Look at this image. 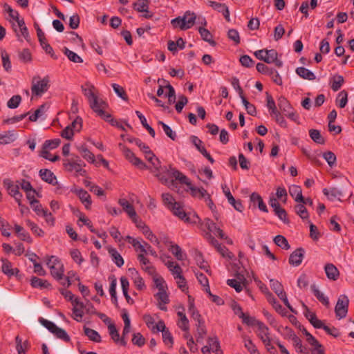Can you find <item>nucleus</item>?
<instances>
[{
  "mask_svg": "<svg viewBox=\"0 0 354 354\" xmlns=\"http://www.w3.org/2000/svg\"><path fill=\"white\" fill-rule=\"evenodd\" d=\"M208 346L211 348L212 351L216 352V354H221L222 351L220 350V343L216 337H209Z\"/></svg>",
  "mask_w": 354,
  "mask_h": 354,
  "instance_id": "4d7b16f0",
  "label": "nucleus"
},
{
  "mask_svg": "<svg viewBox=\"0 0 354 354\" xmlns=\"http://www.w3.org/2000/svg\"><path fill=\"white\" fill-rule=\"evenodd\" d=\"M267 300L268 302L273 306V308L280 314L283 315L284 308L281 306V305L277 301V299L274 297V295L270 292H268L267 294Z\"/></svg>",
  "mask_w": 354,
  "mask_h": 354,
  "instance_id": "79ce46f5",
  "label": "nucleus"
},
{
  "mask_svg": "<svg viewBox=\"0 0 354 354\" xmlns=\"http://www.w3.org/2000/svg\"><path fill=\"white\" fill-rule=\"evenodd\" d=\"M16 140V136L13 131H5L0 133V145H7L14 142Z\"/></svg>",
  "mask_w": 354,
  "mask_h": 354,
  "instance_id": "a19ab883",
  "label": "nucleus"
},
{
  "mask_svg": "<svg viewBox=\"0 0 354 354\" xmlns=\"http://www.w3.org/2000/svg\"><path fill=\"white\" fill-rule=\"evenodd\" d=\"M57 338L63 340L65 342H69L71 340L70 336L66 331L59 327H57L53 333Z\"/></svg>",
  "mask_w": 354,
  "mask_h": 354,
  "instance_id": "774afa93",
  "label": "nucleus"
},
{
  "mask_svg": "<svg viewBox=\"0 0 354 354\" xmlns=\"http://www.w3.org/2000/svg\"><path fill=\"white\" fill-rule=\"evenodd\" d=\"M1 261V270L5 274L8 275V277H12L19 272V270L17 268H12L11 262H10L8 259H2Z\"/></svg>",
  "mask_w": 354,
  "mask_h": 354,
  "instance_id": "cd10ccee",
  "label": "nucleus"
},
{
  "mask_svg": "<svg viewBox=\"0 0 354 354\" xmlns=\"http://www.w3.org/2000/svg\"><path fill=\"white\" fill-rule=\"evenodd\" d=\"M26 225L30 228L32 232L38 236H43L44 235V232L41 228H40L37 224L30 220H27Z\"/></svg>",
  "mask_w": 354,
  "mask_h": 354,
  "instance_id": "338daca9",
  "label": "nucleus"
},
{
  "mask_svg": "<svg viewBox=\"0 0 354 354\" xmlns=\"http://www.w3.org/2000/svg\"><path fill=\"white\" fill-rule=\"evenodd\" d=\"M48 109V106L46 104H41L32 114L29 115V120L31 122H35L39 118L44 120L46 118V113Z\"/></svg>",
  "mask_w": 354,
  "mask_h": 354,
  "instance_id": "5701e85b",
  "label": "nucleus"
},
{
  "mask_svg": "<svg viewBox=\"0 0 354 354\" xmlns=\"http://www.w3.org/2000/svg\"><path fill=\"white\" fill-rule=\"evenodd\" d=\"M201 228L206 227L209 232L213 233L214 235L218 236L219 238L223 239L225 238V234L223 230L217 227L211 219L205 218L203 222H200Z\"/></svg>",
  "mask_w": 354,
  "mask_h": 354,
  "instance_id": "9b49d317",
  "label": "nucleus"
},
{
  "mask_svg": "<svg viewBox=\"0 0 354 354\" xmlns=\"http://www.w3.org/2000/svg\"><path fill=\"white\" fill-rule=\"evenodd\" d=\"M136 114L137 115L138 118H139L143 127H145L148 131L149 133L150 134V136L151 137L154 138L156 136V132H155L154 129L150 125L148 124L147 119L145 117V115L139 111H136Z\"/></svg>",
  "mask_w": 354,
  "mask_h": 354,
  "instance_id": "49530a36",
  "label": "nucleus"
},
{
  "mask_svg": "<svg viewBox=\"0 0 354 354\" xmlns=\"http://www.w3.org/2000/svg\"><path fill=\"white\" fill-rule=\"evenodd\" d=\"M305 251L303 248H300L295 250L290 255L289 257V263L292 266H299L304 257Z\"/></svg>",
  "mask_w": 354,
  "mask_h": 354,
  "instance_id": "2eb2a0df",
  "label": "nucleus"
},
{
  "mask_svg": "<svg viewBox=\"0 0 354 354\" xmlns=\"http://www.w3.org/2000/svg\"><path fill=\"white\" fill-rule=\"evenodd\" d=\"M196 15L194 12L187 11L182 17H178L171 21L174 28L185 30L191 28L195 24Z\"/></svg>",
  "mask_w": 354,
  "mask_h": 354,
  "instance_id": "f03ea898",
  "label": "nucleus"
},
{
  "mask_svg": "<svg viewBox=\"0 0 354 354\" xmlns=\"http://www.w3.org/2000/svg\"><path fill=\"white\" fill-rule=\"evenodd\" d=\"M239 280L236 279H230L227 280V284L229 286L234 288L237 292H241L243 290V286H245L240 280H245L243 276H242L241 278L239 277Z\"/></svg>",
  "mask_w": 354,
  "mask_h": 354,
  "instance_id": "de8ad7c7",
  "label": "nucleus"
},
{
  "mask_svg": "<svg viewBox=\"0 0 354 354\" xmlns=\"http://www.w3.org/2000/svg\"><path fill=\"white\" fill-rule=\"evenodd\" d=\"M167 244L169 247V251L174 255V257L179 261L184 259L185 254L183 253L180 247L171 241H167Z\"/></svg>",
  "mask_w": 354,
  "mask_h": 354,
  "instance_id": "2f4dec72",
  "label": "nucleus"
},
{
  "mask_svg": "<svg viewBox=\"0 0 354 354\" xmlns=\"http://www.w3.org/2000/svg\"><path fill=\"white\" fill-rule=\"evenodd\" d=\"M162 199L163 201L164 205L168 208L171 209V207L174 206L177 202L175 201L174 198L169 193H163L162 194Z\"/></svg>",
  "mask_w": 354,
  "mask_h": 354,
  "instance_id": "052dcab7",
  "label": "nucleus"
},
{
  "mask_svg": "<svg viewBox=\"0 0 354 354\" xmlns=\"http://www.w3.org/2000/svg\"><path fill=\"white\" fill-rule=\"evenodd\" d=\"M30 285L35 288H48L50 286V284L47 280L41 279L37 277H32L30 279Z\"/></svg>",
  "mask_w": 354,
  "mask_h": 354,
  "instance_id": "ea45409f",
  "label": "nucleus"
},
{
  "mask_svg": "<svg viewBox=\"0 0 354 354\" xmlns=\"http://www.w3.org/2000/svg\"><path fill=\"white\" fill-rule=\"evenodd\" d=\"M254 56L259 60H262L268 64H274L278 68L283 66V62L279 59V55L274 49H261L254 52Z\"/></svg>",
  "mask_w": 354,
  "mask_h": 354,
  "instance_id": "7ed1b4c3",
  "label": "nucleus"
},
{
  "mask_svg": "<svg viewBox=\"0 0 354 354\" xmlns=\"http://www.w3.org/2000/svg\"><path fill=\"white\" fill-rule=\"evenodd\" d=\"M336 104L340 108L346 106L348 102V93L346 91H340L336 97Z\"/></svg>",
  "mask_w": 354,
  "mask_h": 354,
  "instance_id": "864d4df0",
  "label": "nucleus"
},
{
  "mask_svg": "<svg viewBox=\"0 0 354 354\" xmlns=\"http://www.w3.org/2000/svg\"><path fill=\"white\" fill-rule=\"evenodd\" d=\"M75 192L80 198L81 202L85 206V208L88 209L91 207L92 203L90 194L86 190L82 188L75 189Z\"/></svg>",
  "mask_w": 354,
  "mask_h": 354,
  "instance_id": "4be33fe9",
  "label": "nucleus"
},
{
  "mask_svg": "<svg viewBox=\"0 0 354 354\" xmlns=\"http://www.w3.org/2000/svg\"><path fill=\"white\" fill-rule=\"evenodd\" d=\"M166 266L174 279L182 275L183 270L178 264L174 263V261H168L166 263Z\"/></svg>",
  "mask_w": 354,
  "mask_h": 354,
  "instance_id": "a18cd8bd",
  "label": "nucleus"
},
{
  "mask_svg": "<svg viewBox=\"0 0 354 354\" xmlns=\"http://www.w3.org/2000/svg\"><path fill=\"white\" fill-rule=\"evenodd\" d=\"M65 169L68 171H74L77 176H84L86 175V170L83 169L85 164L81 160H66L64 163Z\"/></svg>",
  "mask_w": 354,
  "mask_h": 354,
  "instance_id": "1a4fd4ad",
  "label": "nucleus"
},
{
  "mask_svg": "<svg viewBox=\"0 0 354 354\" xmlns=\"http://www.w3.org/2000/svg\"><path fill=\"white\" fill-rule=\"evenodd\" d=\"M257 335L261 339L262 343L269 342V339L271 337V334L269 328L263 322L258 323L257 326Z\"/></svg>",
  "mask_w": 354,
  "mask_h": 354,
  "instance_id": "4468645a",
  "label": "nucleus"
},
{
  "mask_svg": "<svg viewBox=\"0 0 354 354\" xmlns=\"http://www.w3.org/2000/svg\"><path fill=\"white\" fill-rule=\"evenodd\" d=\"M3 185L8 194L14 198L16 202L21 201L23 194L19 192V185L17 183L15 184L10 178H5L3 180Z\"/></svg>",
  "mask_w": 354,
  "mask_h": 354,
  "instance_id": "6e6552de",
  "label": "nucleus"
},
{
  "mask_svg": "<svg viewBox=\"0 0 354 354\" xmlns=\"http://www.w3.org/2000/svg\"><path fill=\"white\" fill-rule=\"evenodd\" d=\"M133 8L139 12H146L143 17L146 19L152 17L151 14H149V1L148 0H138L133 3Z\"/></svg>",
  "mask_w": 354,
  "mask_h": 354,
  "instance_id": "6ab92c4d",
  "label": "nucleus"
},
{
  "mask_svg": "<svg viewBox=\"0 0 354 354\" xmlns=\"http://www.w3.org/2000/svg\"><path fill=\"white\" fill-rule=\"evenodd\" d=\"M39 174L43 180L49 184L55 185L58 183L55 175L49 169H41L39 170Z\"/></svg>",
  "mask_w": 354,
  "mask_h": 354,
  "instance_id": "412c9836",
  "label": "nucleus"
},
{
  "mask_svg": "<svg viewBox=\"0 0 354 354\" xmlns=\"http://www.w3.org/2000/svg\"><path fill=\"white\" fill-rule=\"evenodd\" d=\"M64 54L68 59L74 63H82L83 59L75 52L65 48Z\"/></svg>",
  "mask_w": 354,
  "mask_h": 354,
  "instance_id": "0e129e2a",
  "label": "nucleus"
},
{
  "mask_svg": "<svg viewBox=\"0 0 354 354\" xmlns=\"http://www.w3.org/2000/svg\"><path fill=\"white\" fill-rule=\"evenodd\" d=\"M309 136L310 138L317 144L322 145L325 142V140L321 135L319 131L317 129H310L309 131Z\"/></svg>",
  "mask_w": 354,
  "mask_h": 354,
  "instance_id": "680f3d73",
  "label": "nucleus"
},
{
  "mask_svg": "<svg viewBox=\"0 0 354 354\" xmlns=\"http://www.w3.org/2000/svg\"><path fill=\"white\" fill-rule=\"evenodd\" d=\"M311 290L316 298L326 307H328L330 305L329 299L322 291L319 290L316 285L311 286Z\"/></svg>",
  "mask_w": 354,
  "mask_h": 354,
  "instance_id": "c85d7f7f",
  "label": "nucleus"
},
{
  "mask_svg": "<svg viewBox=\"0 0 354 354\" xmlns=\"http://www.w3.org/2000/svg\"><path fill=\"white\" fill-rule=\"evenodd\" d=\"M278 106L284 115L294 109L287 99L282 96L278 99Z\"/></svg>",
  "mask_w": 354,
  "mask_h": 354,
  "instance_id": "09e8293b",
  "label": "nucleus"
},
{
  "mask_svg": "<svg viewBox=\"0 0 354 354\" xmlns=\"http://www.w3.org/2000/svg\"><path fill=\"white\" fill-rule=\"evenodd\" d=\"M155 297L158 300V308L161 310L167 311V308L166 305L169 303V298L167 290L158 292L155 295Z\"/></svg>",
  "mask_w": 354,
  "mask_h": 354,
  "instance_id": "f3484780",
  "label": "nucleus"
},
{
  "mask_svg": "<svg viewBox=\"0 0 354 354\" xmlns=\"http://www.w3.org/2000/svg\"><path fill=\"white\" fill-rule=\"evenodd\" d=\"M108 252L111 257L112 261L115 263L118 267H122L124 264V260L120 254L115 248H109Z\"/></svg>",
  "mask_w": 354,
  "mask_h": 354,
  "instance_id": "473e14b6",
  "label": "nucleus"
},
{
  "mask_svg": "<svg viewBox=\"0 0 354 354\" xmlns=\"http://www.w3.org/2000/svg\"><path fill=\"white\" fill-rule=\"evenodd\" d=\"M167 171L168 174L175 178L176 180H179L180 183L185 185L189 184V179L178 170L169 167V169H167Z\"/></svg>",
  "mask_w": 354,
  "mask_h": 354,
  "instance_id": "393cba45",
  "label": "nucleus"
},
{
  "mask_svg": "<svg viewBox=\"0 0 354 354\" xmlns=\"http://www.w3.org/2000/svg\"><path fill=\"white\" fill-rule=\"evenodd\" d=\"M145 255L146 254H138V260L140 263L142 270H144L149 274L153 275L155 274L156 269L153 266L150 264L149 260L145 257Z\"/></svg>",
  "mask_w": 354,
  "mask_h": 354,
  "instance_id": "a211bd4d",
  "label": "nucleus"
},
{
  "mask_svg": "<svg viewBox=\"0 0 354 354\" xmlns=\"http://www.w3.org/2000/svg\"><path fill=\"white\" fill-rule=\"evenodd\" d=\"M127 240L133 247L136 252L139 254H147V249L142 239H135L129 235L125 237Z\"/></svg>",
  "mask_w": 354,
  "mask_h": 354,
  "instance_id": "ddd939ff",
  "label": "nucleus"
},
{
  "mask_svg": "<svg viewBox=\"0 0 354 354\" xmlns=\"http://www.w3.org/2000/svg\"><path fill=\"white\" fill-rule=\"evenodd\" d=\"M323 193L330 200H334L335 198H339L340 196H342V191L337 188H330V189L324 188L323 189Z\"/></svg>",
  "mask_w": 354,
  "mask_h": 354,
  "instance_id": "8fccbe9b",
  "label": "nucleus"
},
{
  "mask_svg": "<svg viewBox=\"0 0 354 354\" xmlns=\"http://www.w3.org/2000/svg\"><path fill=\"white\" fill-rule=\"evenodd\" d=\"M78 151L81 153L82 156L89 163H95V158L94 154L87 149L85 145H82L78 147Z\"/></svg>",
  "mask_w": 354,
  "mask_h": 354,
  "instance_id": "7c9ffc66",
  "label": "nucleus"
},
{
  "mask_svg": "<svg viewBox=\"0 0 354 354\" xmlns=\"http://www.w3.org/2000/svg\"><path fill=\"white\" fill-rule=\"evenodd\" d=\"M274 242L277 246L283 250H288L290 248L288 240L282 235H277L274 238Z\"/></svg>",
  "mask_w": 354,
  "mask_h": 354,
  "instance_id": "13d9d810",
  "label": "nucleus"
},
{
  "mask_svg": "<svg viewBox=\"0 0 354 354\" xmlns=\"http://www.w3.org/2000/svg\"><path fill=\"white\" fill-rule=\"evenodd\" d=\"M250 200L254 204H257L259 209L263 212H268V208L266 205L264 203L261 196L257 193H252L250 196Z\"/></svg>",
  "mask_w": 354,
  "mask_h": 354,
  "instance_id": "4c0bfd02",
  "label": "nucleus"
},
{
  "mask_svg": "<svg viewBox=\"0 0 354 354\" xmlns=\"http://www.w3.org/2000/svg\"><path fill=\"white\" fill-rule=\"evenodd\" d=\"M72 304L73 306L72 309L74 315L73 319L77 322H81L84 316V308L86 307L85 304L78 298H75L74 301H73Z\"/></svg>",
  "mask_w": 354,
  "mask_h": 354,
  "instance_id": "f8f14e48",
  "label": "nucleus"
},
{
  "mask_svg": "<svg viewBox=\"0 0 354 354\" xmlns=\"http://www.w3.org/2000/svg\"><path fill=\"white\" fill-rule=\"evenodd\" d=\"M106 103L104 101V104H99L97 106L96 110H93L94 112H95L100 117L102 118L104 120L109 122L112 124H113L114 121L113 119H111V116L109 113H106L104 111V109L106 107Z\"/></svg>",
  "mask_w": 354,
  "mask_h": 354,
  "instance_id": "c9c22d12",
  "label": "nucleus"
},
{
  "mask_svg": "<svg viewBox=\"0 0 354 354\" xmlns=\"http://www.w3.org/2000/svg\"><path fill=\"white\" fill-rule=\"evenodd\" d=\"M84 96L87 98L90 107L93 110H96L97 106L104 104V100L99 98L95 87L89 82H86L81 86Z\"/></svg>",
  "mask_w": 354,
  "mask_h": 354,
  "instance_id": "20e7f679",
  "label": "nucleus"
},
{
  "mask_svg": "<svg viewBox=\"0 0 354 354\" xmlns=\"http://www.w3.org/2000/svg\"><path fill=\"white\" fill-rule=\"evenodd\" d=\"M186 185L187 186L189 190L190 191L191 195L194 198H197L199 199L203 198L204 200H205L206 197L209 195L203 187H195L192 185L190 181L189 184H186Z\"/></svg>",
  "mask_w": 354,
  "mask_h": 354,
  "instance_id": "dca6fc26",
  "label": "nucleus"
},
{
  "mask_svg": "<svg viewBox=\"0 0 354 354\" xmlns=\"http://www.w3.org/2000/svg\"><path fill=\"white\" fill-rule=\"evenodd\" d=\"M120 147L126 159L133 165L140 169H146L148 168L146 164L141 159L136 156L135 153L130 149L121 144L120 145Z\"/></svg>",
  "mask_w": 354,
  "mask_h": 354,
  "instance_id": "0eeeda50",
  "label": "nucleus"
},
{
  "mask_svg": "<svg viewBox=\"0 0 354 354\" xmlns=\"http://www.w3.org/2000/svg\"><path fill=\"white\" fill-rule=\"evenodd\" d=\"M50 80L48 76L41 79L39 77H34L32 80L31 93L32 96L41 97L49 88Z\"/></svg>",
  "mask_w": 354,
  "mask_h": 354,
  "instance_id": "39448f33",
  "label": "nucleus"
},
{
  "mask_svg": "<svg viewBox=\"0 0 354 354\" xmlns=\"http://www.w3.org/2000/svg\"><path fill=\"white\" fill-rule=\"evenodd\" d=\"M198 32L201 35V38L210 44L211 45H215V41L212 39V35L211 32L206 28L200 27L198 28Z\"/></svg>",
  "mask_w": 354,
  "mask_h": 354,
  "instance_id": "5fc2aeb1",
  "label": "nucleus"
},
{
  "mask_svg": "<svg viewBox=\"0 0 354 354\" xmlns=\"http://www.w3.org/2000/svg\"><path fill=\"white\" fill-rule=\"evenodd\" d=\"M324 271L327 278L330 280L336 281L339 278V272L333 263H326L324 266Z\"/></svg>",
  "mask_w": 354,
  "mask_h": 354,
  "instance_id": "b1692460",
  "label": "nucleus"
},
{
  "mask_svg": "<svg viewBox=\"0 0 354 354\" xmlns=\"http://www.w3.org/2000/svg\"><path fill=\"white\" fill-rule=\"evenodd\" d=\"M344 82V79L342 75H335L330 80V88L333 91H339Z\"/></svg>",
  "mask_w": 354,
  "mask_h": 354,
  "instance_id": "f704fd0d",
  "label": "nucleus"
},
{
  "mask_svg": "<svg viewBox=\"0 0 354 354\" xmlns=\"http://www.w3.org/2000/svg\"><path fill=\"white\" fill-rule=\"evenodd\" d=\"M303 333L306 337V341L308 343L313 346L312 351H315L322 347V344H320L319 342L306 329H304Z\"/></svg>",
  "mask_w": 354,
  "mask_h": 354,
  "instance_id": "3c124183",
  "label": "nucleus"
},
{
  "mask_svg": "<svg viewBox=\"0 0 354 354\" xmlns=\"http://www.w3.org/2000/svg\"><path fill=\"white\" fill-rule=\"evenodd\" d=\"M153 168L151 169V171L155 173L156 176L163 183L167 184L169 183L168 179L165 178L160 171V162L158 158H156L154 160L151 161Z\"/></svg>",
  "mask_w": 354,
  "mask_h": 354,
  "instance_id": "bb28decb",
  "label": "nucleus"
},
{
  "mask_svg": "<svg viewBox=\"0 0 354 354\" xmlns=\"http://www.w3.org/2000/svg\"><path fill=\"white\" fill-rule=\"evenodd\" d=\"M266 101H267V107L272 115H274V114H277L279 112L275 102L273 99V97L270 95L268 93H266Z\"/></svg>",
  "mask_w": 354,
  "mask_h": 354,
  "instance_id": "6e6d98bb",
  "label": "nucleus"
},
{
  "mask_svg": "<svg viewBox=\"0 0 354 354\" xmlns=\"http://www.w3.org/2000/svg\"><path fill=\"white\" fill-rule=\"evenodd\" d=\"M238 310L241 312L239 317L242 319V321L244 324H245L248 326H257L258 323L261 322V321L257 319L254 317L249 316V315L245 314L244 313H243L241 311V307H239Z\"/></svg>",
  "mask_w": 354,
  "mask_h": 354,
  "instance_id": "72a5a7b5",
  "label": "nucleus"
},
{
  "mask_svg": "<svg viewBox=\"0 0 354 354\" xmlns=\"http://www.w3.org/2000/svg\"><path fill=\"white\" fill-rule=\"evenodd\" d=\"M118 203L122 207L123 210L127 214L130 218L136 216V212L133 206L125 198H120Z\"/></svg>",
  "mask_w": 354,
  "mask_h": 354,
  "instance_id": "a878e982",
  "label": "nucleus"
},
{
  "mask_svg": "<svg viewBox=\"0 0 354 354\" xmlns=\"http://www.w3.org/2000/svg\"><path fill=\"white\" fill-rule=\"evenodd\" d=\"M142 234L151 243L157 246H159L160 241L158 237L153 233L149 227L145 228V231L142 232Z\"/></svg>",
  "mask_w": 354,
  "mask_h": 354,
  "instance_id": "bf43d9fd",
  "label": "nucleus"
},
{
  "mask_svg": "<svg viewBox=\"0 0 354 354\" xmlns=\"http://www.w3.org/2000/svg\"><path fill=\"white\" fill-rule=\"evenodd\" d=\"M296 73L300 77H301V78H303L304 80H314L316 78V76H315V75L314 74L313 72H312L309 69H308V68H306L305 67H303V66L298 67L296 69Z\"/></svg>",
  "mask_w": 354,
  "mask_h": 354,
  "instance_id": "c756f323",
  "label": "nucleus"
},
{
  "mask_svg": "<svg viewBox=\"0 0 354 354\" xmlns=\"http://www.w3.org/2000/svg\"><path fill=\"white\" fill-rule=\"evenodd\" d=\"M169 210L174 216H177L187 224L197 225L201 222L200 217L195 212H185L183 205L178 202L171 207Z\"/></svg>",
  "mask_w": 354,
  "mask_h": 354,
  "instance_id": "f257e3e1",
  "label": "nucleus"
},
{
  "mask_svg": "<svg viewBox=\"0 0 354 354\" xmlns=\"http://www.w3.org/2000/svg\"><path fill=\"white\" fill-rule=\"evenodd\" d=\"M153 277V283L156 288L158 290V292L165 291L167 290V286L164 279L158 275L156 272L155 274L151 275Z\"/></svg>",
  "mask_w": 354,
  "mask_h": 354,
  "instance_id": "c03bdc74",
  "label": "nucleus"
},
{
  "mask_svg": "<svg viewBox=\"0 0 354 354\" xmlns=\"http://www.w3.org/2000/svg\"><path fill=\"white\" fill-rule=\"evenodd\" d=\"M46 265L54 279H62L64 272V265L57 257L50 256L47 260Z\"/></svg>",
  "mask_w": 354,
  "mask_h": 354,
  "instance_id": "423d86ee",
  "label": "nucleus"
},
{
  "mask_svg": "<svg viewBox=\"0 0 354 354\" xmlns=\"http://www.w3.org/2000/svg\"><path fill=\"white\" fill-rule=\"evenodd\" d=\"M14 228L17 235L20 238V239L28 243L32 242V240L29 233L27 232L22 227L18 224H15Z\"/></svg>",
  "mask_w": 354,
  "mask_h": 354,
  "instance_id": "58836bf2",
  "label": "nucleus"
},
{
  "mask_svg": "<svg viewBox=\"0 0 354 354\" xmlns=\"http://www.w3.org/2000/svg\"><path fill=\"white\" fill-rule=\"evenodd\" d=\"M289 194L296 202L304 200L302 190L301 187L299 185H292L289 187Z\"/></svg>",
  "mask_w": 354,
  "mask_h": 354,
  "instance_id": "e433bc0d",
  "label": "nucleus"
},
{
  "mask_svg": "<svg viewBox=\"0 0 354 354\" xmlns=\"http://www.w3.org/2000/svg\"><path fill=\"white\" fill-rule=\"evenodd\" d=\"M84 330L85 335L89 338L90 340L95 342H101V336L96 330L87 327H84Z\"/></svg>",
  "mask_w": 354,
  "mask_h": 354,
  "instance_id": "603ef678",
  "label": "nucleus"
},
{
  "mask_svg": "<svg viewBox=\"0 0 354 354\" xmlns=\"http://www.w3.org/2000/svg\"><path fill=\"white\" fill-rule=\"evenodd\" d=\"M348 299L345 295H341L337 300L335 308L336 316L339 319L344 318L348 312Z\"/></svg>",
  "mask_w": 354,
  "mask_h": 354,
  "instance_id": "9d476101",
  "label": "nucleus"
},
{
  "mask_svg": "<svg viewBox=\"0 0 354 354\" xmlns=\"http://www.w3.org/2000/svg\"><path fill=\"white\" fill-rule=\"evenodd\" d=\"M122 319L124 321V328L122 333V337L120 338H124L126 339L127 336L131 332V319L127 313H124L122 315Z\"/></svg>",
  "mask_w": 354,
  "mask_h": 354,
  "instance_id": "37998d69",
  "label": "nucleus"
},
{
  "mask_svg": "<svg viewBox=\"0 0 354 354\" xmlns=\"http://www.w3.org/2000/svg\"><path fill=\"white\" fill-rule=\"evenodd\" d=\"M108 330L109 335L115 344L123 346H125L127 344V339L120 338L118 330H117L115 325H110Z\"/></svg>",
  "mask_w": 354,
  "mask_h": 354,
  "instance_id": "aec40b11",
  "label": "nucleus"
},
{
  "mask_svg": "<svg viewBox=\"0 0 354 354\" xmlns=\"http://www.w3.org/2000/svg\"><path fill=\"white\" fill-rule=\"evenodd\" d=\"M158 124L160 125L163 129L165 133L172 140H175L176 138V133L170 127H169L167 124L163 122L162 121H159Z\"/></svg>",
  "mask_w": 354,
  "mask_h": 354,
  "instance_id": "69168bd1",
  "label": "nucleus"
},
{
  "mask_svg": "<svg viewBox=\"0 0 354 354\" xmlns=\"http://www.w3.org/2000/svg\"><path fill=\"white\" fill-rule=\"evenodd\" d=\"M244 346L250 352V354H255L259 352L256 345L253 343L252 339L249 337H245L243 338Z\"/></svg>",
  "mask_w": 354,
  "mask_h": 354,
  "instance_id": "e2e57ef3",
  "label": "nucleus"
}]
</instances>
